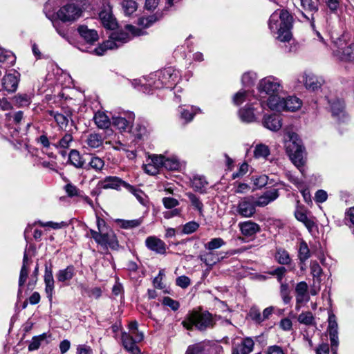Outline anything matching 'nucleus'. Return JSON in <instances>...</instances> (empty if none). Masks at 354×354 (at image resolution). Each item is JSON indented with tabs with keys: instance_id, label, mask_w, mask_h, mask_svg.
Returning a JSON list of instances; mask_svg holds the SVG:
<instances>
[{
	"instance_id": "1",
	"label": "nucleus",
	"mask_w": 354,
	"mask_h": 354,
	"mask_svg": "<svg viewBox=\"0 0 354 354\" xmlns=\"http://www.w3.org/2000/svg\"><path fill=\"white\" fill-rule=\"evenodd\" d=\"M125 29L128 32L124 31L113 32L109 39L90 52L101 56L103 55L107 50L118 48L123 44L129 41L131 39L129 33L131 34L132 36H140L145 34V30L132 25H127Z\"/></svg>"
},
{
	"instance_id": "2",
	"label": "nucleus",
	"mask_w": 354,
	"mask_h": 354,
	"mask_svg": "<svg viewBox=\"0 0 354 354\" xmlns=\"http://www.w3.org/2000/svg\"><path fill=\"white\" fill-rule=\"evenodd\" d=\"M292 17L286 10H279L274 12L269 19V28L276 32L277 39L281 41H288L292 38Z\"/></svg>"
},
{
	"instance_id": "3",
	"label": "nucleus",
	"mask_w": 354,
	"mask_h": 354,
	"mask_svg": "<svg viewBox=\"0 0 354 354\" xmlns=\"http://www.w3.org/2000/svg\"><path fill=\"white\" fill-rule=\"evenodd\" d=\"M214 324L215 319L214 317L207 311H191L182 322V325L186 329L193 330L195 328L201 331L212 328Z\"/></svg>"
},
{
	"instance_id": "4",
	"label": "nucleus",
	"mask_w": 354,
	"mask_h": 354,
	"mask_svg": "<svg viewBox=\"0 0 354 354\" xmlns=\"http://www.w3.org/2000/svg\"><path fill=\"white\" fill-rule=\"evenodd\" d=\"M286 149L292 162L301 170L305 164V149L297 134L292 133L290 136V140L286 143Z\"/></svg>"
},
{
	"instance_id": "5",
	"label": "nucleus",
	"mask_w": 354,
	"mask_h": 354,
	"mask_svg": "<svg viewBox=\"0 0 354 354\" xmlns=\"http://www.w3.org/2000/svg\"><path fill=\"white\" fill-rule=\"evenodd\" d=\"M153 76L156 80L153 82V86L155 88H160L162 87L171 88L178 82L180 73L178 71L173 67H167L158 71Z\"/></svg>"
},
{
	"instance_id": "6",
	"label": "nucleus",
	"mask_w": 354,
	"mask_h": 354,
	"mask_svg": "<svg viewBox=\"0 0 354 354\" xmlns=\"http://www.w3.org/2000/svg\"><path fill=\"white\" fill-rule=\"evenodd\" d=\"M257 89L260 98H262V96H266V97L275 93H281L283 87L279 79L274 76H268L259 81Z\"/></svg>"
},
{
	"instance_id": "7",
	"label": "nucleus",
	"mask_w": 354,
	"mask_h": 354,
	"mask_svg": "<svg viewBox=\"0 0 354 354\" xmlns=\"http://www.w3.org/2000/svg\"><path fill=\"white\" fill-rule=\"evenodd\" d=\"M89 232L95 241L102 247L110 248L117 250L119 248V243L114 232L111 229L102 233H96L95 230L91 229Z\"/></svg>"
},
{
	"instance_id": "8",
	"label": "nucleus",
	"mask_w": 354,
	"mask_h": 354,
	"mask_svg": "<svg viewBox=\"0 0 354 354\" xmlns=\"http://www.w3.org/2000/svg\"><path fill=\"white\" fill-rule=\"evenodd\" d=\"M234 209V214L239 215L243 218L252 217L256 212L254 205V197L253 196H248L241 198L238 203L232 207Z\"/></svg>"
},
{
	"instance_id": "9",
	"label": "nucleus",
	"mask_w": 354,
	"mask_h": 354,
	"mask_svg": "<svg viewBox=\"0 0 354 354\" xmlns=\"http://www.w3.org/2000/svg\"><path fill=\"white\" fill-rule=\"evenodd\" d=\"M82 15V8L75 3H68L61 7L57 12L59 19L63 22H73Z\"/></svg>"
},
{
	"instance_id": "10",
	"label": "nucleus",
	"mask_w": 354,
	"mask_h": 354,
	"mask_svg": "<svg viewBox=\"0 0 354 354\" xmlns=\"http://www.w3.org/2000/svg\"><path fill=\"white\" fill-rule=\"evenodd\" d=\"M257 104L248 103L243 108L239 111V115L241 121L247 123L253 122L257 120L262 114L263 110L254 106Z\"/></svg>"
},
{
	"instance_id": "11",
	"label": "nucleus",
	"mask_w": 354,
	"mask_h": 354,
	"mask_svg": "<svg viewBox=\"0 0 354 354\" xmlns=\"http://www.w3.org/2000/svg\"><path fill=\"white\" fill-rule=\"evenodd\" d=\"M261 109H264V106H267L270 110L276 111H283V106L284 97L281 96V93H275L269 95L262 96L259 100Z\"/></svg>"
},
{
	"instance_id": "12",
	"label": "nucleus",
	"mask_w": 354,
	"mask_h": 354,
	"mask_svg": "<svg viewBox=\"0 0 354 354\" xmlns=\"http://www.w3.org/2000/svg\"><path fill=\"white\" fill-rule=\"evenodd\" d=\"M99 18L104 27L114 29L117 23L112 13V8L109 2H104L99 13Z\"/></svg>"
},
{
	"instance_id": "13",
	"label": "nucleus",
	"mask_w": 354,
	"mask_h": 354,
	"mask_svg": "<svg viewBox=\"0 0 354 354\" xmlns=\"http://www.w3.org/2000/svg\"><path fill=\"white\" fill-rule=\"evenodd\" d=\"M98 186L102 189H113L120 190L121 187L125 189H131V185L117 176H106L98 183Z\"/></svg>"
},
{
	"instance_id": "14",
	"label": "nucleus",
	"mask_w": 354,
	"mask_h": 354,
	"mask_svg": "<svg viewBox=\"0 0 354 354\" xmlns=\"http://www.w3.org/2000/svg\"><path fill=\"white\" fill-rule=\"evenodd\" d=\"M135 119L133 113H126L124 116H113L112 124L121 131H129Z\"/></svg>"
},
{
	"instance_id": "15",
	"label": "nucleus",
	"mask_w": 354,
	"mask_h": 354,
	"mask_svg": "<svg viewBox=\"0 0 354 354\" xmlns=\"http://www.w3.org/2000/svg\"><path fill=\"white\" fill-rule=\"evenodd\" d=\"M335 45L337 49H333V54L335 56L342 60L351 61L354 59V43L343 47L342 40L339 42H335Z\"/></svg>"
},
{
	"instance_id": "16",
	"label": "nucleus",
	"mask_w": 354,
	"mask_h": 354,
	"mask_svg": "<svg viewBox=\"0 0 354 354\" xmlns=\"http://www.w3.org/2000/svg\"><path fill=\"white\" fill-rule=\"evenodd\" d=\"M298 81L302 82L307 89L313 91L319 89L322 84V80L312 73L301 74L299 77Z\"/></svg>"
},
{
	"instance_id": "17",
	"label": "nucleus",
	"mask_w": 354,
	"mask_h": 354,
	"mask_svg": "<svg viewBox=\"0 0 354 354\" xmlns=\"http://www.w3.org/2000/svg\"><path fill=\"white\" fill-rule=\"evenodd\" d=\"M308 286L305 281L298 283L295 288L296 294V308H299V304L307 303L310 300Z\"/></svg>"
},
{
	"instance_id": "18",
	"label": "nucleus",
	"mask_w": 354,
	"mask_h": 354,
	"mask_svg": "<svg viewBox=\"0 0 354 354\" xmlns=\"http://www.w3.org/2000/svg\"><path fill=\"white\" fill-rule=\"evenodd\" d=\"M44 283L46 294L49 301H51L53 299V295L54 294L55 281L53 275L52 268L51 267H48L47 266L45 267Z\"/></svg>"
},
{
	"instance_id": "19",
	"label": "nucleus",
	"mask_w": 354,
	"mask_h": 354,
	"mask_svg": "<svg viewBox=\"0 0 354 354\" xmlns=\"http://www.w3.org/2000/svg\"><path fill=\"white\" fill-rule=\"evenodd\" d=\"M263 125L270 131H277L282 126L281 118L277 114L265 115L263 120Z\"/></svg>"
},
{
	"instance_id": "20",
	"label": "nucleus",
	"mask_w": 354,
	"mask_h": 354,
	"mask_svg": "<svg viewBox=\"0 0 354 354\" xmlns=\"http://www.w3.org/2000/svg\"><path fill=\"white\" fill-rule=\"evenodd\" d=\"M330 107V111L334 118L340 120L346 116L344 111V103L339 99H333L328 101Z\"/></svg>"
},
{
	"instance_id": "21",
	"label": "nucleus",
	"mask_w": 354,
	"mask_h": 354,
	"mask_svg": "<svg viewBox=\"0 0 354 354\" xmlns=\"http://www.w3.org/2000/svg\"><path fill=\"white\" fill-rule=\"evenodd\" d=\"M252 98H254L253 91L242 88L233 95L232 102L234 105L240 106L245 102L250 103Z\"/></svg>"
},
{
	"instance_id": "22",
	"label": "nucleus",
	"mask_w": 354,
	"mask_h": 354,
	"mask_svg": "<svg viewBox=\"0 0 354 354\" xmlns=\"http://www.w3.org/2000/svg\"><path fill=\"white\" fill-rule=\"evenodd\" d=\"M139 342L126 332L122 333V342L124 348L132 354H139L140 351L136 344V342Z\"/></svg>"
},
{
	"instance_id": "23",
	"label": "nucleus",
	"mask_w": 354,
	"mask_h": 354,
	"mask_svg": "<svg viewBox=\"0 0 354 354\" xmlns=\"http://www.w3.org/2000/svg\"><path fill=\"white\" fill-rule=\"evenodd\" d=\"M279 197L278 189H273L272 190L265 192L262 196L257 199L254 198V205L259 207H264L268 205L270 202L274 201Z\"/></svg>"
},
{
	"instance_id": "24",
	"label": "nucleus",
	"mask_w": 354,
	"mask_h": 354,
	"mask_svg": "<svg viewBox=\"0 0 354 354\" xmlns=\"http://www.w3.org/2000/svg\"><path fill=\"white\" fill-rule=\"evenodd\" d=\"M146 246L151 250L159 254H164L166 251L165 243L156 236H149L145 241Z\"/></svg>"
},
{
	"instance_id": "25",
	"label": "nucleus",
	"mask_w": 354,
	"mask_h": 354,
	"mask_svg": "<svg viewBox=\"0 0 354 354\" xmlns=\"http://www.w3.org/2000/svg\"><path fill=\"white\" fill-rule=\"evenodd\" d=\"M77 31L80 36L88 44H93L98 39V34L96 30L89 29L86 26L81 25L78 27Z\"/></svg>"
},
{
	"instance_id": "26",
	"label": "nucleus",
	"mask_w": 354,
	"mask_h": 354,
	"mask_svg": "<svg viewBox=\"0 0 354 354\" xmlns=\"http://www.w3.org/2000/svg\"><path fill=\"white\" fill-rule=\"evenodd\" d=\"M198 258L209 269H211L216 263L223 259V257H220L219 254L217 252L209 251L200 254Z\"/></svg>"
},
{
	"instance_id": "27",
	"label": "nucleus",
	"mask_w": 354,
	"mask_h": 354,
	"mask_svg": "<svg viewBox=\"0 0 354 354\" xmlns=\"http://www.w3.org/2000/svg\"><path fill=\"white\" fill-rule=\"evenodd\" d=\"M19 78L15 74H7L2 79V86L8 92H14L17 90Z\"/></svg>"
},
{
	"instance_id": "28",
	"label": "nucleus",
	"mask_w": 354,
	"mask_h": 354,
	"mask_svg": "<svg viewBox=\"0 0 354 354\" xmlns=\"http://www.w3.org/2000/svg\"><path fill=\"white\" fill-rule=\"evenodd\" d=\"M239 225L241 233L246 236H252L260 230L259 225L251 221L240 223Z\"/></svg>"
},
{
	"instance_id": "29",
	"label": "nucleus",
	"mask_w": 354,
	"mask_h": 354,
	"mask_svg": "<svg viewBox=\"0 0 354 354\" xmlns=\"http://www.w3.org/2000/svg\"><path fill=\"white\" fill-rule=\"evenodd\" d=\"M254 342L250 338H245L241 344L232 350V354H249L254 348Z\"/></svg>"
},
{
	"instance_id": "30",
	"label": "nucleus",
	"mask_w": 354,
	"mask_h": 354,
	"mask_svg": "<svg viewBox=\"0 0 354 354\" xmlns=\"http://www.w3.org/2000/svg\"><path fill=\"white\" fill-rule=\"evenodd\" d=\"M298 259L301 264L305 265L306 261L311 257V252L304 240H301L298 245Z\"/></svg>"
},
{
	"instance_id": "31",
	"label": "nucleus",
	"mask_w": 354,
	"mask_h": 354,
	"mask_svg": "<svg viewBox=\"0 0 354 354\" xmlns=\"http://www.w3.org/2000/svg\"><path fill=\"white\" fill-rule=\"evenodd\" d=\"M283 111H296L301 106V101L299 98L295 96H289L284 98L283 104H282Z\"/></svg>"
},
{
	"instance_id": "32",
	"label": "nucleus",
	"mask_w": 354,
	"mask_h": 354,
	"mask_svg": "<svg viewBox=\"0 0 354 354\" xmlns=\"http://www.w3.org/2000/svg\"><path fill=\"white\" fill-rule=\"evenodd\" d=\"M75 275V268L73 266H68L64 269L59 270L56 274L59 282L65 283L69 281Z\"/></svg>"
},
{
	"instance_id": "33",
	"label": "nucleus",
	"mask_w": 354,
	"mask_h": 354,
	"mask_svg": "<svg viewBox=\"0 0 354 354\" xmlns=\"http://www.w3.org/2000/svg\"><path fill=\"white\" fill-rule=\"evenodd\" d=\"M192 187L194 191L205 193L207 186V181L203 176L196 175L192 179Z\"/></svg>"
},
{
	"instance_id": "34",
	"label": "nucleus",
	"mask_w": 354,
	"mask_h": 354,
	"mask_svg": "<svg viewBox=\"0 0 354 354\" xmlns=\"http://www.w3.org/2000/svg\"><path fill=\"white\" fill-rule=\"evenodd\" d=\"M179 112L181 118L183 119L185 122H189L193 120L196 113H201V110L198 107L192 106L189 109L180 107Z\"/></svg>"
},
{
	"instance_id": "35",
	"label": "nucleus",
	"mask_w": 354,
	"mask_h": 354,
	"mask_svg": "<svg viewBox=\"0 0 354 354\" xmlns=\"http://www.w3.org/2000/svg\"><path fill=\"white\" fill-rule=\"evenodd\" d=\"M295 216L297 220L304 224L309 232H313V230L315 226V223L311 218L307 216L305 212L301 210L297 209L295 212Z\"/></svg>"
},
{
	"instance_id": "36",
	"label": "nucleus",
	"mask_w": 354,
	"mask_h": 354,
	"mask_svg": "<svg viewBox=\"0 0 354 354\" xmlns=\"http://www.w3.org/2000/svg\"><path fill=\"white\" fill-rule=\"evenodd\" d=\"M15 62V57L12 52L0 48V64L5 65V67H10L14 65Z\"/></svg>"
},
{
	"instance_id": "37",
	"label": "nucleus",
	"mask_w": 354,
	"mask_h": 354,
	"mask_svg": "<svg viewBox=\"0 0 354 354\" xmlns=\"http://www.w3.org/2000/svg\"><path fill=\"white\" fill-rule=\"evenodd\" d=\"M28 267L29 260L26 251H25L23 258V264L20 270L19 279V286L21 288L24 286L28 275Z\"/></svg>"
},
{
	"instance_id": "38",
	"label": "nucleus",
	"mask_w": 354,
	"mask_h": 354,
	"mask_svg": "<svg viewBox=\"0 0 354 354\" xmlns=\"http://www.w3.org/2000/svg\"><path fill=\"white\" fill-rule=\"evenodd\" d=\"M93 120L97 127L100 129H106L111 124L109 117L102 111L95 113Z\"/></svg>"
},
{
	"instance_id": "39",
	"label": "nucleus",
	"mask_w": 354,
	"mask_h": 354,
	"mask_svg": "<svg viewBox=\"0 0 354 354\" xmlns=\"http://www.w3.org/2000/svg\"><path fill=\"white\" fill-rule=\"evenodd\" d=\"M104 139L99 133H91L88 136L86 142L88 147L96 149L100 147L103 144Z\"/></svg>"
},
{
	"instance_id": "40",
	"label": "nucleus",
	"mask_w": 354,
	"mask_h": 354,
	"mask_svg": "<svg viewBox=\"0 0 354 354\" xmlns=\"http://www.w3.org/2000/svg\"><path fill=\"white\" fill-rule=\"evenodd\" d=\"M275 259L277 262L281 265H288L291 261L288 252L283 248H279L277 249Z\"/></svg>"
},
{
	"instance_id": "41",
	"label": "nucleus",
	"mask_w": 354,
	"mask_h": 354,
	"mask_svg": "<svg viewBox=\"0 0 354 354\" xmlns=\"http://www.w3.org/2000/svg\"><path fill=\"white\" fill-rule=\"evenodd\" d=\"M69 161L71 163L77 168H82L84 167V160L82 158L80 153L77 150L73 149L69 153Z\"/></svg>"
},
{
	"instance_id": "42",
	"label": "nucleus",
	"mask_w": 354,
	"mask_h": 354,
	"mask_svg": "<svg viewBox=\"0 0 354 354\" xmlns=\"http://www.w3.org/2000/svg\"><path fill=\"white\" fill-rule=\"evenodd\" d=\"M297 320L300 324L306 326H315L316 324L315 317L310 311L303 312L299 314Z\"/></svg>"
},
{
	"instance_id": "43",
	"label": "nucleus",
	"mask_w": 354,
	"mask_h": 354,
	"mask_svg": "<svg viewBox=\"0 0 354 354\" xmlns=\"http://www.w3.org/2000/svg\"><path fill=\"white\" fill-rule=\"evenodd\" d=\"M49 115L53 116L57 122V125L62 129L66 128L68 123V116L64 115L62 113H59L54 111H49Z\"/></svg>"
},
{
	"instance_id": "44",
	"label": "nucleus",
	"mask_w": 354,
	"mask_h": 354,
	"mask_svg": "<svg viewBox=\"0 0 354 354\" xmlns=\"http://www.w3.org/2000/svg\"><path fill=\"white\" fill-rule=\"evenodd\" d=\"M117 222L123 229H132L140 226L142 223V218H139L133 220L119 219Z\"/></svg>"
},
{
	"instance_id": "45",
	"label": "nucleus",
	"mask_w": 354,
	"mask_h": 354,
	"mask_svg": "<svg viewBox=\"0 0 354 354\" xmlns=\"http://www.w3.org/2000/svg\"><path fill=\"white\" fill-rule=\"evenodd\" d=\"M257 78V74L254 72L249 71L243 74L241 82L244 87H250L254 84Z\"/></svg>"
},
{
	"instance_id": "46",
	"label": "nucleus",
	"mask_w": 354,
	"mask_h": 354,
	"mask_svg": "<svg viewBox=\"0 0 354 354\" xmlns=\"http://www.w3.org/2000/svg\"><path fill=\"white\" fill-rule=\"evenodd\" d=\"M310 269L314 280L319 283L321 281V277L323 274V270L319 264L316 261H313L310 262Z\"/></svg>"
},
{
	"instance_id": "47",
	"label": "nucleus",
	"mask_w": 354,
	"mask_h": 354,
	"mask_svg": "<svg viewBox=\"0 0 354 354\" xmlns=\"http://www.w3.org/2000/svg\"><path fill=\"white\" fill-rule=\"evenodd\" d=\"M121 5L126 15H131L137 10V3L133 0H123Z\"/></svg>"
},
{
	"instance_id": "48",
	"label": "nucleus",
	"mask_w": 354,
	"mask_h": 354,
	"mask_svg": "<svg viewBox=\"0 0 354 354\" xmlns=\"http://www.w3.org/2000/svg\"><path fill=\"white\" fill-rule=\"evenodd\" d=\"M13 102L19 107L27 106L30 104L31 98L27 94H18L13 97Z\"/></svg>"
},
{
	"instance_id": "49",
	"label": "nucleus",
	"mask_w": 354,
	"mask_h": 354,
	"mask_svg": "<svg viewBox=\"0 0 354 354\" xmlns=\"http://www.w3.org/2000/svg\"><path fill=\"white\" fill-rule=\"evenodd\" d=\"M164 168L168 170H178L180 167V162L176 157L171 156L164 159Z\"/></svg>"
},
{
	"instance_id": "50",
	"label": "nucleus",
	"mask_w": 354,
	"mask_h": 354,
	"mask_svg": "<svg viewBox=\"0 0 354 354\" xmlns=\"http://www.w3.org/2000/svg\"><path fill=\"white\" fill-rule=\"evenodd\" d=\"M225 242L221 238L212 239L209 242L205 244L204 247L209 251H213L223 246Z\"/></svg>"
},
{
	"instance_id": "51",
	"label": "nucleus",
	"mask_w": 354,
	"mask_h": 354,
	"mask_svg": "<svg viewBox=\"0 0 354 354\" xmlns=\"http://www.w3.org/2000/svg\"><path fill=\"white\" fill-rule=\"evenodd\" d=\"M326 8L330 13L337 15L340 10V0H323Z\"/></svg>"
},
{
	"instance_id": "52",
	"label": "nucleus",
	"mask_w": 354,
	"mask_h": 354,
	"mask_svg": "<svg viewBox=\"0 0 354 354\" xmlns=\"http://www.w3.org/2000/svg\"><path fill=\"white\" fill-rule=\"evenodd\" d=\"M254 154L257 158H266L270 154V150L266 145L259 144L255 147Z\"/></svg>"
},
{
	"instance_id": "53",
	"label": "nucleus",
	"mask_w": 354,
	"mask_h": 354,
	"mask_svg": "<svg viewBox=\"0 0 354 354\" xmlns=\"http://www.w3.org/2000/svg\"><path fill=\"white\" fill-rule=\"evenodd\" d=\"M46 337V333H43L40 335L33 337L28 346V350L30 351H32L38 349L41 345V342L44 341Z\"/></svg>"
},
{
	"instance_id": "54",
	"label": "nucleus",
	"mask_w": 354,
	"mask_h": 354,
	"mask_svg": "<svg viewBox=\"0 0 354 354\" xmlns=\"http://www.w3.org/2000/svg\"><path fill=\"white\" fill-rule=\"evenodd\" d=\"M73 141V136L71 133H65L64 136L57 142V143H53V145L56 148H63L67 149L70 147V144Z\"/></svg>"
},
{
	"instance_id": "55",
	"label": "nucleus",
	"mask_w": 354,
	"mask_h": 354,
	"mask_svg": "<svg viewBox=\"0 0 354 354\" xmlns=\"http://www.w3.org/2000/svg\"><path fill=\"white\" fill-rule=\"evenodd\" d=\"M6 117L9 122H11L15 125L19 126L24 120V112L19 111L13 113L6 114Z\"/></svg>"
},
{
	"instance_id": "56",
	"label": "nucleus",
	"mask_w": 354,
	"mask_h": 354,
	"mask_svg": "<svg viewBox=\"0 0 354 354\" xmlns=\"http://www.w3.org/2000/svg\"><path fill=\"white\" fill-rule=\"evenodd\" d=\"M88 165L96 171H101L104 166V161L102 158L93 156L91 158Z\"/></svg>"
},
{
	"instance_id": "57",
	"label": "nucleus",
	"mask_w": 354,
	"mask_h": 354,
	"mask_svg": "<svg viewBox=\"0 0 354 354\" xmlns=\"http://www.w3.org/2000/svg\"><path fill=\"white\" fill-rule=\"evenodd\" d=\"M186 196L188 197L192 205L195 207V209H196L200 214H202L203 205L200 201V198L191 192L187 193Z\"/></svg>"
},
{
	"instance_id": "58",
	"label": "nucleus",
	"mask_w": 354,
	"mask_h": 354,
	"mask_svg": "<svg viewBox=\"0 0 354 354\" xmlns=\"http://www.w3.org/2000/svg\"><path fill=\"white\" fill-rule=\"evenodd\" d=\"M157 20L158 18L154 15H151L147 17H142L139 19L138 25L144 28H146L151 26Z\"/></svg>"
},
{
	"instance_id": "59",
	"label": "nucleus",
	"mask_w": 354,
	"mask_h": 354,
	"mask_svg": "<svg viewBox=\"0 0 354 354\" xmlns=\"http://www.w3.org/2000/svg\"><path fill=\"white\" fill-rule=\"evenodd\" d=\"M280 295L285 304H288L291 300L290 290L288 284L281 283L280 287Z\"/></svg>"
},
{
	"instance_id": "60",
	"label": "nucleus",
	"mask_w": 354,
	"mask_h": 354,
	"mask_svg": "<svg viewBox=\"0 0 354 354\" xmlns=\"http://www.w3.org/2000/svg\"><path fill=\"white\" fill-rule=\"evenodd\" d=\"M199 227V224L195 221H189L183 226V233L186 234L196 232Z\"/></svg>"
},
{
	"instance_id": "61",
	"label": "nucleus",
	"mask_w": 354,
	"mask_h": 354,
	"mask_svg": "<svg viewBox=\"0 0 354 354\" xmlns=\"http://www.w3.org/2000/svg\"><path fill=\"white\" fill-rule=\"evenodd\" d=\"M328 333H338V325L336 321V317L334 314H330L328 316Z\"/></svg>"
},
{
	"instance_id": "62",
	"label": "nucleus",
	"mask_w": 354,
	"mask_h": 354,
	"mask_svg": "<svg viewBox=\"0 0 354 354\" xmlns=\"http://www.w3.org/2000/svg\"><path fill=\"white\" fill-rule=\"evenodd\" d=\"M165 156L163 155H151L149 156V160L153 163L158 169L164 167Z\"/></svg>"
},
{
	"instance_id": "63",
	"label": "nucleus",
	"mask_w": 354,
	"mask_h": 354,
	"mask_svg": "<svg viewBox=\"0 0 354 354\" xmlns=\"http://www.w3.org/2000/svg\"><path fill=\"white\" fill-rule=\"evenodd\" d=\"M268 177L266 175L253 176L252 181L257 188H261L268 184Z\"/></svg>"
},
{
	"instance_id": "64",
	"label": "nucleus",
	"mask_w": 354,
	"mask_h": 354,
	"mask_svg": "<svg viewBox=\"0 0 354 354\" xmlns=\"http://www.w3.org/2000/svg\"><path fill=\"white\" fill-rule=\"evenodd\" d=\"M162 201L166 209H173L179 205L178 201L172 197H164Z\"/></svg>"
}]
</instances>
